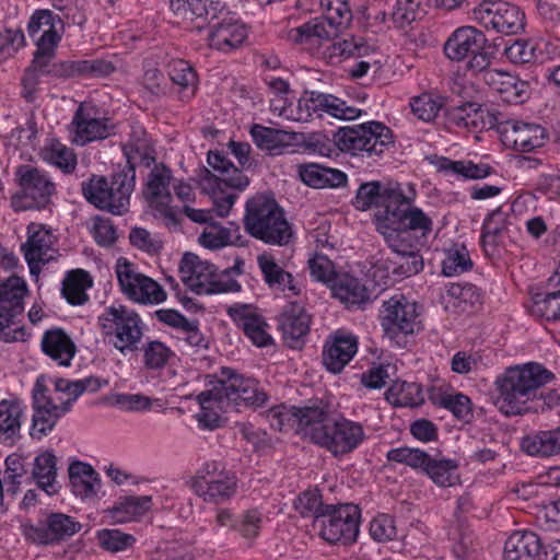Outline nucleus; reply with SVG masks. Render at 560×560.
Listing matches in <instances>:
<instances>
[{"label": "nucleus", "instance_id": "obj_55", "mask_svg": "<svg viewBox=\"0 0 560 560\" xmlns=\"http://www.w3.org/2000/svg\"><path fill=\"white\" fill-rule=\"evenodd\" d=\"M386 400L396 407H418L424 401L421 386L417 383L395 382L386 390Z\"/></svg>", "mask_w": 560, "mask_h": 560}, {"label": "nucleus", "instance_id": "obj_1", "mask_svg": "<svg viewBox=\"0 0 560 560\" xmlns=\"http://www.w3.org/2000/svg\"><path fill=\"white\" fill-rule=\"evenodd\" d=\"M416 198L417 190L412 183L382 190V184L373 180L359 186L352 202L359 211H366L382 202L374 215V223L376 231L399 258L393 267V273L398 277H410L422 270L423 261L416 248L424 245L433 232L432 215L415 205Z\"/></svg>", "mask_w": 560, "mask_h": 560}, {"label": "nucleus", "instance_id": "obj_51", "mask_svg": "<svg viewBox=\"0 0 560 560\" xmlns=\"http://www.w3.org/2000/svg\"><path fill=\"white\" fill-rule=\"evenodd\" d=\"M33 477L38 487L48 495L58 492L57 482V458L50 451H46L37 455L34 459Z\"/></svg>", "mask_w": 560, "mask_h": 560}, {"label": "nucleus", "instance_id": "obj_24", "mask_svg": "<svg viewBox=\"0 0 560 560\" xmlns=\"http://www.w3.org/2000/svg\"><path fill=\"white\" fill-rule=\"evenodd\" d=\"M320 416L318 402L304 407L280 405L267 411V419L275 430L295 428L300 434L306 438H310L313 424Z\"/></svg>", "mask_w": 560, "mask_h": 560}, {"label": "nucleus", "instance_id": "obj_50", "mask_svg": "<svg viewBox=\"0 0 560 560\" xmlns=\"http://www.w3.org/2000/svg\"><path fill=\"white\" fill-rule=\"evenodd\" d=\"M458 468L459 462L456 458L429 455L423 474L438 487L446 488L458 482Z\"/></svg>", "mask_w": 560, "mask_h": 560}, {"label": "nucleus", "instance_id": "obj_5", "mask_svg": "<svg viewBox=\"0 0 560 560\" xmlns=\"http://www.w3.org/2000/svg\"><path fill=\"white\" fill-rule=\"evenodd\" d=\"M244 224L252 236L268 244L283 245L292 236L282 210L273 199L262 195L246 202Z\"/></svg>", "mask_w": 560, "mask_h": 560}, {"label": "nucleus", "instance_id": "obj_18", "mask_svg": "<svg viewBox=\"0 0 560 560\" xmlns=\"http://www.w3.org/2000/svg\"><path fill=\"white\" fill-rule=\"evenodd\" d=\"M172 180L173 175L168 167L163 164L155 165L147 177L143 191L154 217L163 219L167 224H175L179 213L170 191Z\"/></svg>", "mask_w": 560, "mask_h": 560}, {"label": "nucleus", "instance_id": "obj_57", "mask_svg": "<svg viewBox=\"0 0 560 560\" xmlns=\"http://www.w3.org/2000/svg\"><path fill=\"white\" fill-rule=\"evenodd\" d=\"M532 312L547 320H559L560 287L549 288V281H547L546 289L533 295Z\"/></svg>", "mask_w": 560, "mask_h": 560}, {"label": "nucleus", "instance_id": "obj_9", "mask_svg": "<svg viewBox=\"0 0 560 560\" xmlns=\"http://www.w3.org/2000/svg\"><path fill=\"white\" fill-rule=\"evenodd\" d=\"M179 277L183 283L197 294L238 292L241 284L230 278V271L218 272L214 265L201 260L197 255L186 253L179 262Z\"/></svg>", "mask_w": 560, "mask_h": 560}, {"label": "nucleus", "instance_id": "obj_33", "mask_svg": "<svg viewBox=\"0 0 560 560\" xmlns=\"http://www.w3.org/2000/svg\"><path fill=\"white\" fill-rule=\"evenodd\" d=\"M170 5L176 16L195 23L196 30H201L206 23L219 18L225 9L222 2L213 0H171Z\"/></svg>", "mask_w": 560, "mask_h": 560}, {"label": "nucleus", "instance_id": "obj_35", "mask_svg": "<svg viewBox=\"0 0 560 560\" xmlns=\"http://www.w3.org/2000/svg\"><path fill=\"white\" fill-rule=\"evenodd\" d=\"M124 154L130 166L127 173L135 175L137 165L150 166L155 160V151L151 137L140 125L131 126L129 137L122 145Z\"/></svg>", "mask_w": 560, "mask_h": 560}, {"label": "nucleus", "instance_id": "obj_45", "mask_svg": "<svg viewBox=\"0 0 560 560\" xmlns=\"http://www.w3.org/2000/svg\"><path fill=\"white\" fill-rule=\"evenodd\" d=\"M207 162L212 168L214 176L226 187L237 190H244L249 185L248 177L221 152L210 151L208 153ZM211 175L213 173L210 172Z\"/></svg>", "mask_w": 560, "mask_h": 560}, {"label": "nucleus", "instance_id": "obj_60", "mask_svg": "<svg viewBox=\"0 0 560 560\" xmlns=\"http://www.w3.org/2000/svg\"><path fill=\"white\" fill-rule=\"evenodd\" d=\"M410 108L412 114L422 121L429 122L435 119L443 106L439 96L430 93H422L410 100Z\"/></svg>", "mask_w": 560, "mask_h": 560}, {"label": "nucleus", "instance_id": "obj_48", "mask_svg": "<svg viewBox=\"0 0 560 560\" xmlns=\"http://www.w3.org/2000/svg\"><path fill=\"white\" fill-rule=\"evenodd\" d=\"M93 287V277L84 269L68 271L61 282V295L71 305H83L89 301L88 290Z\"/></svg>", "mask_w": 560, "mask_h": 560}, {"label": "nucleus", "instance_id": "obj_32", "mask_svg": "<svg viewBox=\"0 0 560 560\" xmlns=\"http://www.w3.org/2000/svg\"><path fill=\"white\" fill-rule=\"evenodd\" d=\"M358 351V338L345 331H336L325 343L323 361L328 371L339 373Z\"/></svg>", "mask_w": 560, "mask_h": 560}, {"label": "nucleus", "instance_id": "obj_42", "mask_svg": "<svg viewBox=\"0 0 560 560\" xmlns=\"http://www.w3.org/2000/svg\"><path fill=\"white\" fill-rule=\"evenodd\" d=\"M332 295L348 307L361 306L371 301V292L357 277L339 273L330 285Z\"/></svg>", "mask_w": 560, "mask_h": 560}, {"label": "nucleus", "instance_id": "obj_62", "mask_svg": "<svg viewBox=\"0 0 560 560\" xmlns=\"http://www.w3.org/2000/svg\"><path fill=\"white\" fill-rule=\"evenodd\" d=\"M447 121L457 128H476L481 119V113L474 103H465L446 112Z\"/></svg>", "mask_w": 560, "mask_h": 560}, {"label": "nucleus", "instance_id": "obj_2", "mask_svg": "<svg viewBox=\"0 0 560 560\" xmlns=\"http://www.w3.org/2000/svg\"><path fill=\"white\" fill-rule=\"evenodd\" d=\"M552 374L542 365L529 362L510 366L494 382V405L505 416H520L529 410V402L538 389L547 384Z\"/></svg>", "mask_w": 560, "mask_h": 560}, {"label": "nucleus", "instance_id": "obj_31", "mask_svg": "<svg viewBox=\"0 0 560 560\" xmlns=\"http://www.w3.org/2000/svg\"><path fill=\"white\" fill-rule=\"evenodd\" d=\"M247 34V27L242 21L233 15H226L211 25L207 40L211 48L228 52L240 47Z\"/></svg>", "mask_w": 560, "mask_h": 560}, {"label": "nucleus", "instance_id": "obj_11", "mask_svg": "<svg viewBox=\"0 0 560 560\" xmlns=\"http://www.w3.org/2000/svg\"><path fill=\"white\" fill-rule=\"evenodd\" d=\"M114 273L121 294L132 303L159 305L166 301L164 288L151 277L142 273L138 266L125 257H119Z\"/></svg>", "mask_w": 560, "mask_h": 560}, {"label": "nucleus", "instance_id": "obj_15", "mask_svg": "<svg viewBox=\"0 0 560 560\" xmlns=\"http://www.w3.org/2000/svg\"><path fill=\"white\" fill-rule=\"evenodd\" d=\"M48 378L40 375L36 378L32 390V406L37 408L38 401L43 399L47 404L42 402L45 409L67 408V412L71 409L73 402L86 390H96L100 387L96 378H83L78 381L57 380L52 386H49Z\"/></svg>", "mask_w": 560, "mask_h": 560}, {"label": "nucleus", "instance_id": "obj_17", "mask_svg": "<svg viewBox=\"0 0 560 560\" xmlns=\"http://www.w3.org/2000/svg\"><path fill=\"white\" fill-rule=\"evenodd\" d=\"M215 386L229 406L259 408L268 400V395L257 380L240 374L230 368L221 369Z\"/></svg>", "mask_w": 560, "mask_h": 560}, {"label": "nucleus", "instance_id": "obj_30", "mask_svg": "<svg viewBox=\"0 0 560 560\" xmlns=\"http://www.w3.org/2000/svg\"><path fill=\"white\" fill-rule=\"evenodd\" d=\"M279 329L284 343L292 348H301L306 340L311 327V316L299 303H290L279 315Z\"/></svg>", "mask_w": 560, "mask_h": 560}, {"label": "nucleus", "instance_id": "obj_46", "mask_svg": "<svg viewBox=\"0 0 560 560\" xmlns=\"http://www.w3.org/2000/svg\"><path fill=\"white\" fill-rule=\"evenodd\" d=\"M152 508L150 495H130L117 500L108 509V515L115 523H128L140 520Z\"/></svg>", "mask_w": 560, "mask_h": 560}, {"label": "nucleus", "instance_id": "obj_64", "mask_svg": "<svg viewBox=\"0 0 560 560\" xmlns=\"http://www.w3.org/2000/svg\"><path fill=\"white\" fill-rule=\"evenodd\" d=\"M327 504L322 501V494L317 489H307L294 501L295 510L303 517H315L318 522Z\"/></svg>", "mask_w": 560, "mask_h": 560}, {"label": "nucleus", "instance_id": "obj_8", "mask_svg": "<svg viewBox=\"0 0 560 560\" xmlns=\"http://www.w3.org/2000/svg\"><path fill=\"white\" fill-rule=\"evenodd\" d=\"M336 147L351 155H381L393 144L392 130L380 121H368L338 128L334 132Z\"/></svg>", "mask_w": 560, "mask_h": 560}, {"label": "nucleus", "instance_id": "obj_44", "mask_svg": "<svg viewBox=\"0 0 560 560\" xmlns=\"http://www.w3.org/2000/svg\"><path fill=\"white\" fill-rule=\"evenodd\" d=\"M199 244L208 249H220L226 246H243L244 241L240 234V226L230 222L228 226L209 223L199 235Z\"/></svg>", "mask_w": 560, "mask_h": 560}, {"label": "nucleus", "instance_id": "obj_13", "mask_svg": "<svg viewBox=\"0 0 560 560\" xmlns=\"http://www.w3.org/2000/svg\"><path fill=\"white\" fill-rule=\"evenodd\" d=\"M360 517L355 504H327L318 521L319 536L330 545H351L360 533Z\"/></svg>", "mask_w": 560, "mask_h": 560}, {"label": "nucleus", "instance_id": "obj_59", "mask_svg": "<svg viewBox=\"0 0 560 560\" xmlns=\"http://www.w3.org/2000/svg\"><path fill=\"white\" fill-rule=\"evenodd\" d=\"M471 268L472 260L465 245L455 244L445 252V257L442 261V273L444 276H458Z\"/></svg>", "mask_w": 560, "mask_h": 560}, {"label": "nucleus", "instance_id": "obj_40", "mask_svg": "<svg viewBox=\"0 0 560 560\" xmlns=\"http://www.w3.org/2000/svg\"><path fill=\"white\" fill-rule=\"evenodd\" d=\"M431 163L436 171L445 176L465 180H478L488 177L492 167L486 163H475L470 160L454 161L445 156H434Z\"/></svg>", "mask_w": 560, "mask_h": 560}, {"label": "nucleus", "instance_id": "obj_22", "mask_svg": "<svg viewBox=\"0 0 560 560\" xmlns=\"http://www.w3.org/2000/svg\"><path fill=\"white\" fill-rule=\"evenodd\" d=\"M70 130L72 142L77 145H85L107 138L112 133L113 125L94 105L83 103L72 118Z\"/></svg>", "mask_w": 560, "mask_h": 560}, {"label": "nucleus", "instance_id": "obj_61", "mask_svg": "<svg viewBox=\"0 0 560 560\" xmlns=\"http://www.w3.org/2000/svg\"><path fill=\"white\" fill-rule=\"evenodd\" d=\"M448 303L453 306L466 311L467 306H474L480 303L481 294L479 289L471 283H453L446 291Z\"/></svg>", "mask_w": 560, "mask_h": 560}, {"label": "nucleus", "instance_id": "obj_14", "mask_svg": "<svg viewBox=\"0 0 560 560\" xmlns=\"http://www.w3.org/2000/svg\"><path fill=\"white\" fill-rule=\"evenodd\" d=\"M54 56L55 49L48 51L37 47L30 67L52 78L105 77L115 70L114 65L105 59L52 61Z\"/></svg>", "mask_w": 560, "mask_h": 560}, {"label": "nucleus", "instance_id": "obj_29", "mask_svg": "<svg viewBox=\"0 0 560 560\" xmlns=\"http://www.w3.org/2000/svg\"><path fill=\"white\" fill-rule=\"evenodd\" d=\"M503 142L521 152H530L541 148L548 135L546 129L537 124L517 120L506 121L502 129Z\"/></svg>", "mask_w": 560, "mask_h": 560}, {"label": "nucleus", "instance_id": "obj_28", "mask_svg": "<svg viewBox=\"0 0 560 560\" xmlns=\"http://www.w3.org/2000/svg\"><path fill=\"white\" fill-rule=\"evenodd\" d=\"M482 81L505 103L520 104L528 97V83L516 74L497 69H485Z\"/></svg>", "mask_w": 560, "mask_h": 560}, {"label": "nucleus", "instance_id": "obj_4", "mask_svg": "<svg viewBox=\"0 0 560 560\" xmlns=\"http://www.w3.org/2000/svg\"><path fill=\"white\" fill-rule=\"evenodd\" d=\"M322 416L311 430L310 440L326 448L335 456H342L357 450L365 440V431L360 422L342 416L329 418L328 409L318 402Z\"/></svg>", "mask_w": 560, "mask_h": 560}, {"label": "nucleus", "instance_id": "obj_52", "mask_svg": "<svg viewBox=\"0 0 560 560\" xmlns=\"http://www.w3.org/2000/svg\"><path fill=\"white\" fill-rule=\"evenodd\" d=\"M316 117H322L325 113L334 118L341 120H352L359 118L362 114L360 108L348 105L343 100L320 92H315Z\"/></svg>", "mask_w": 560, "mask_h": 560}, {"label": "nucleus", "instance_id": "obj_34", "mask_svg": "<svg viewBox=\"0 0 560 560\" xmlns=\"http://www.w3.org/2000/svg\"><path fill=\"white\" fill-rule=\"evenodd\" d=\"M196 400L199 410L195 412L194 418L198 428L208 431L220 428L223 424V413L229 405L218 387L201 392L196 396Z\"/></svg>", "mask_w": 560, "mask_h": 560}, {"label": "nucleus", "instance_id": "obj_58", "mask_svg": "<svg viewBox=\"0 0 560 560\" xmlns=\"http://www.w3.org/2000/svg\"><path fill=\"white\" fill-rule=\"evenodd\" d=\"M171 80L180 88L183 97H190L197 89V74L189 62L177 59L168 66Z\"/></svg>", "mask_w": 560, "mask_h": 560}, {"label": "nucleus", "instance_id": "obj_36", "mask_svg": "<svg viewBox=\"0 0 560 560\" xmlns=\"http://www.w3.org/2000/svg\"><path fill=\"white\" fill-rule=\"evenodd\" d=\"M257 265L262 275L264 281L270 289L279 290L289 296H296L301 293V285L293 276L285 271L270 253L257 256Z\"/></svg>", "mask_w": 560, "mask_h": 560}, {"label": "nucleus", "instance_id": "obj_49", "mask_svg": "<svg viewBox=\"0 0 560 560\" xmlns=\"http://www.w3.org/2000/svg\"><path fill=\"white\" fill-rule=\"evenodd\" d=\"M299 176L313 188L340 187L347 183V175L342 171L318 164L299 165Z\"/></svg>", "mask_w": 560, "mask_h": 560}, {"label": "nucleus", "instance_id": "obj_12", "mask_svg": "<svg viewBox=\"0 0 560 560\" xmlns=\"http://www.w3.org/2000/svg\"><path fill=\"white\" fill-rule=\"evenodd\" d=\"M191 491L206 503L219 504L234 497L237 478L215 459L206 460L190 479Z\"/></svg>", "mask_w": 560, "mask_h": 560}, {"label": "nucleus", "instance_id": "obj_20", "mask_svg": "<svg viewBox=\"0 0 560 560\" xmlns=\"http://www.w3.org/2000/svg\"><path fill=\"white\" fill-rule=\"evenodd\" d=\"M24 538L34 545H55L81 529V524L73 517L63 513H50L45 520L37 523H23L21 525Z\"/></svg>", "mask_w": 560, "mask_h": 560}, {"label": "nucleus", "instance_id": "obj_38", "mask_svg": "<svg viewBox=\"0 0 560 560\" xmlns=\"http://www.w3.org/2000/svg\"><path fill=\"white\" fill-rule=\"evenodd\" d=\"M40 348L51 361L65 368L71 365L77 353L75 343L61 328L46 330L42 336Z\"/></svg>", "mask_w": 560, "mask_h": 560}, {"label": "nucleus", "instance_id": "obj_53", "mask_svg": "<svg viewBox=\"0 0 560 560\" xmlns=\"http://www.w3.org/2000/svg\"><path fill=\"white\" fill-rule=\"evenodd\" d=\"M202 189L210 195L214 211L219 217H228L237 198V195L226 191L225 184H222L210 171L201 179Z\"/></svg>", "mask_w": 560, "mask_h": 560}, {"label": "nucleus", "instance_id": "obj_41", "mask_svg": "<svg viewBox=\"0 0 560 560\" xmlns=\"http://www.w3.org/2000/svg\"><path fill=\"white\" fill-rule=\"evenodd\" d=\"M540 549L541 541L536 533L517 530L505 541L503 560H535Z\"/></svg>", "mask_w": 560, "mask_h": 560}, {"label": "nucleus", "instance_id": "obj_56", "mask_svg": "<svg viewBox=\"0 0 560 560\" xmlns=\"http://www.w3.org/2000/svg\"><path fill=\"white\" fill-rule=\"evenodd\" d=\"M43 399L38 401L37 408H33L32 425L30 434L33 439L42 440L50 433L59 419L67 413V408H52L54 411L45 409L42 405ZM47 404V401H45Z\"/></svg>", "mask_w": 560, "mask_h": 560}, {"label": "nucleus", "instance_id": "obj_21", "mask_svg": "<svg viewBox=\"0 0 560 560\" xmlns=\"http://www.w3.org/2000/svg\"><path fill=\"white\" fill-rule=\"evenodd\" d=\"M524 13L513 3L485 1L472 10V19L485 26L502 34H516L524 27Z\"/></svg>", "mask_w": 560, "mask_h": 560}, {"label": "nucleus", "instance_id": "obj_54", "mask_svg": "<svg viewBox=\"0 0 560 560\" xmlns=\"http://www.w3.org/2000/svg\"><path fill=\"white\" fill-rule=\"evenodd\" d=\"M40 155L45 162L65 173H71L77 166V155L73 150L54 138L46 141Z\"/></svg>", "mask_w": 560, "mask_h": 560}, {"label": "nucleus", "instance_id": "obj_10", "mask_svg": "<svg viewBox=\"0 0 560 560\" xmlns=\"http://www.w3.org/2000/svg\"><path fill=\"white\" fill-rule=\"evenodd\" d=\"M20 191L12 195L10 203L15 212L46 208L56 194V184L43 170L28 164L20 165L15 173Z\"/></svg>", "mask_w": 560, "mask_h": 560}, {"label": "nucleus", "instance_id": "obj_16", "mask_svg": "<svg viewBox=\"0 0 560 560\" xmlns=\"http://www.w3.org/2000/svg\"><path fill=\"white\" fill-rule=\"evenodd\" d=\"M486 37L474 26L457 27L446 39L443 46L446 58L452 61H463L470 58L468 67L474 71H482L489 65L487 54L483 51Z\"/></svg>", "mask_w": 560, "mask_h": 560}, {"label": "nucleus", "instance_id": "obj_63", "mask_svg": "<svg viewBox=\"0 0 560 560\" xmlns=\"http://www.w3.org/2000/svg\"><path fill=\"white\" fill-rule=\"evenodd\" d=\"M521 446L528 455L542 457L556 455L551 431H540L536 434L527 435L523 438Z\"/></svg>", "mask_w": 560, "mask_h": 560}, {"label": "nucleus", "instance_id": "obj_37", "mask_svg": "<svg viewBox=\"0 0 560 560\" xmlns=\"http://www.w3.org/2000/svg\"><path fill=\"white\" fill-rule=\"evenodd\" d=\"M270 110L289 121L307 122L316 116L315 92H305L296 103L289 98L272 97Z\"/></svg>", "mask_w": 560, "mask_h": 560}, {"label": "nucleus", "instance_id": "obj_47", "mask_svg": "<svg viewBox=\"0 0 560 560\" xmlns=\"http://www.w3.org/2000/svg\"><path fill=\"white\" fill-rule=\"evenodd\" d=\"M25 410L18 398L0 400V440L14 441L20 435Z\"/></svg>", "mask_w": 560, "mask_h": 560}, {"label": "nucleus", "instance_id": "obj_25", "mask_svg": "<svg viewBox=\"0 0 560 560\" xmlns=\"http://www.w3.org/2000/svg\"><path fill=\"white\" fill-rule=\"evenodd\" d=\"M228 314L254 346L264 348L273 345V338L269 332L270 327L255 307L235 304L229 307Z\"/></svg>", "mask_w": 560, "mask_h": 560}, {"label": "nucleus", "instance_id": "obj_39", "mask_svg": "<svg viewBox=\"0 0 560 560\" xmlns=\"http://www.w3.org/2000/svg\"><path fill=\"white\" fill-rule=\"evenodd\" d=\"M510 223V214L502 207L494 209L485 218L481 245L487 256L495 257L500 254V247Z\"/></svg>", "mask_w": 560, "mask_h": 560}, {"label": "nucleus", "instance_id": "obj_26", "mask_svg": "<svg viewBox=\"0 0 560 560\" xmlns=\"http://www.w3.org/2000/svg\"><path fill=\"white\" fill-rule=\"evenodd\" d=\"M63 30L59 15L49 10L35 11L27 24V32L35 45L43 50L56 49Z\"/></svg>", "mask_w": 560, "mask_h": 560}, {"label": "nucleus", "instance_id": "obj_3", "mask_svg": "<svg viewBox=\"0 0 560 560\" xmlns=\"http://www.w3.org/2000/svg\"><path fill=\"white\" fill-rule=\"evenodd\" d=\"M325 18H315L302 25L285 28L281 37L291 44L305 48L334 38L339 28L347 26L351 19L348 0H318Z\"/></svg>", "mask_w": 560, "mask_h": 560}, {"label": "nucleus", "instance_id": "obj_6", "mask_svg": "<svg viewBox=\"0 0 560 560\" xmlns=\"http://www.w3.org/2000/svg\"><path fill=\"white\" fill-rule=\"evenodd\" d=\"M133 188L135 175L126 172L116 173L110 180L93 175L81 184L82 195L88 202L113 214L127 211Z\"/></svg>", "mask_w": 560, "mask_h": 560}, {"label": "nucleus", "instance_id": "obj_23", "mask_svg": "<svg viewBox=\"0 0 560 560\" xmlns=\"http://www.w3.org/2000/svg\"><path fill=\"white\" fill-rule=\"evenodd\" d=\"M56 242L54 232L44 224H28L27 238L21 249L32 275H37L44 264L55 258Z\"/></svg>", "mask_w": 560, "mask_h": 560}, {"label": "nucleus", "instance_id": "obj_27", "mask_svg": "<svg viewBox=\"0 0 560 560\" xmlns=\"http://www.w3.org/2000/svg\"><path fill=\"white\" fill-rule=\"evenodd\" d=\"M27 293L26 282L19 277L0 280V319L11 330L23 328L15 318L24 311V298Z\"/></svg>", "mask_w": 560, "mask_h": 560}, {"label": "nucleus", "instance_id": "obj_43", "mask_svg": "<svg viewBox=\"0 0 560 560\" xmlns=\"http://www.w3.org/2000/svg\"><path fill=\"white\" fill-rule=\"evenodd\" d=\"M68 471L72 491L77 497L81 499L96 497L101 488V479L90 464L79 460L74 462L70 464Z\"/></svg>", "mask_w": 560, "mask_h": 560}, {"label": "nucleus", "instance_id": "obj_19", "mask_svg": "<svg viewBox=\"0 0 560 560\" xmlns=\"http://www.w3.org/2000/svg\"><path fill=\"white\" fill-rule=\"evenodd\" d=\"M381 326L389 339L413 334L419 326L417 304L404 294L393 295L382 304Z\"/></svg>", "mask_w": 560, "mask_h": 560}, {"label": "nucleus", "instance_id": "obj_7", "mask_svg": "<svg viewBox=\"0 0 560 560\" xmlns=\"http://www.w3.org/2000/svg\"><path fill=\"white\" fill-rule=\"evenodd\" d=\"M97 320L103 335L121 354L138 350L144 323L136 311L125 305H110Z\"/></svg>", "mask_w": 560, "mask_h": 560}]
</instances>
